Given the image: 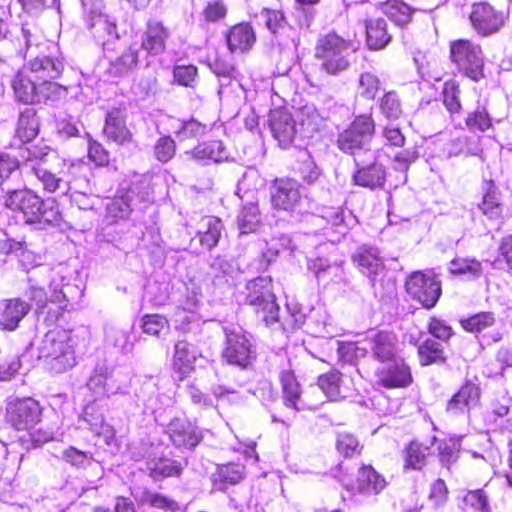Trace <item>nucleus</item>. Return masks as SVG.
Wrapping results in <instances>:
<instances>
[{
    "label": "nucleus",
    "mask_w": 512,
    "mask_h": 512,
    "mask_svg": "<svg viewBox=\"0 0 512 512\" xmlns=\"http://www.w3.org/2000/svg\"><path fill=\"white\" fill-rule=\"evenodd\" d=\"M282 384L283 399L287 407L298 410L297 401L300 398L301 390L294 373L290 370H282L279 375Z\"/></svg>",
    "instance_id": "41"
},
{
    "label": "nucleus",
    "mask_w": 512,
    "mask_h": 512,
    "mask_svg": "<svg viewBox=\"0 0 512 512\" xmlns=\"http://www.w3.org/2000/svg\"><path fill=\"white\" fill-rule=\"evenodd\" d=\"M406 290L413 299L430 309L441 295V284L432 273L414 272L406 281Z\"/></svg>",
    "instance_id": "13"
},
{
    "label": "nucleus",
    "mask_w": 512,
    "mask_h": 512,
    "mask_svg": "<svg viewBox=\"0 0 512 512\" xmlns=\"http://www.w3.org/2000/svg\"><path fill=\"white\" fill-rule=\"evenodd\" d=\"M246 288L248 291L246 303L252 307L257 317L266 325L278 322L279 305L271 290L270 281L267 278L258 277L248 282Z\"/></svg>",
    "instance_id": "8"
},
{
    "label": "nucleus",
    "mask_w": 512,
    "mask_h": 512,
    "mask_svg": "<svg viewBox=\"0 0 512 512\" xmlns=\"http://www.w3.org/2000/svg\"><path fill=\"white\" fill-rule=\"evenodd\" d=\"M226 343L222 356L231 365L247 368L255 359V350L248 335L240 328L225 329Z\"/></svg>",
    "instance_id": "12"
},
{
    "label": "nucleus",
    "mask_w": 512,
    "mask_h": 512,
    "mask_svg": "<svg viewBox=\"0 0 512 512\" xmlns=\"http://www.w3.org/2000/svg\"><path fill=\"white\" fill-rule=\"evenodd\" d=\"M93 408L88 406L85 409L86 421L90 425V429L98 436H102L106 444H111L115 437V431L111 425L104 421L101 415L93 416L90 414V410Z\"/></svg>",
    "instance_id": "52"
},
{
    "label": "nucleus",
    "mask_w": 512,
    "mask_h": 512,
    "mask_svg": "<svg viewBox=\"0 0 512 512\" xmlns=\"http://www.w3.org/2000/svg\"><path fill=\"white\" fill-rule=\"evenodd\" d=\"M193 159L200 163L207 161L221 162L228 158L226 147L221 141H211L198 145L192 151L187 152Z\"/></svg>",
    "instance_id": "33"
},
{
    "label": "nucleus",
    "mask_w": 512,
    "mask_h": 512,
    "mask_svg": "<svg viewBox=\"0 0 512 512\" xmlns=\"http://www.w3.org/2000/svg\"><path fill=\"white\" fill-rule=\"evenodd\" d=\"M371 350L373 357L379 361L380 364L400 358L397 355V338L393 333H376L372 338Z\"/></svg>",
    "instance_id": "29"
},
{
    "label": "nucleus",
    "mask_w": 512,
    "mask_h": 512,
    "mask_svg": "<svg viewBox=\"0 0 512 512\" xmlns=\"http://www.w3.org/2000/svg\"><path fill=\"white\" fill-rule=\"evenodd\" d=\"M138 51L136 45H131L119 57L110 62L108 72L115 77H121L131 71L138 63Z\"/></svg>",
    "instance_id": "40"
},
{
    "label": "nucleus",
    "mask_w": 512,
    "mask_h": 512,
    "mask_svg": "<svg viewBox=\"0 0 512 512\" xmlns=\"http://www.w3.org/2000/svg\"><path fill=\"white\" fill-rule=\"evenodd\" d=\"M419 361L422 366L445 361V355L442 345L432 339H426L418 347Z\"/></svg>",
    "instance_id": "46"
},
{
    "label": "nucleus",
    "mask_w": 512,
    "mask_h": 512,
    "mask_svg": "<svg viewBox=\"0 0 512 512\" xmlns=\"http://www.w3.org/2000/svg\"><path fill=\"white\" fill-rule=\"evenodd\" d=\"M375 375L378 383L386 388H403L412 383L410 368L402 358L380 364Z\"/></svg>",
    "instance_id": "17"
},
{
    "label": "nucleus",
    "mask_w": 512,
    "mask_h": 512,
    "mask_svg": "<svg viewBox=\"0 0 512 512\" xmlns=\"http://www.w3.org/2000/svg\"><path fill=\"white\" fill-rule=\"evenodd\" d=\"M223 223L215 216L203 217L198 230L200 244L203 248L211 250L216 247L222 236Z\"/></svg>",
    "instance_id": "31"
},
{
    "label": "nucleus",
    "mask_w": 512,
    "mask_h": 512,
    "mask_svg": "<svg viewBox=\"0 0 512 512\" xmlns=\"http://www.w3.org/2000/svg\"><path fill=\"white\" fill-rule=\"evenodd\" d=\"M176 123L177 125H175L174 128L176 137L179 141L201 137L206 133V125L195 119L187 121L177 120Z\"/></svg>",
    "instance_id": "53"
},
{
    "label": "nucleus",
    "mask_w": 512,
    "mask_h": 512,
    "mask_svg": "<svg viewBox=\"0 0 512 512\" xmlns=\"http://www.w3.org/2000/svg\"><path fill=\"white\" fill-rule=\"evenodd\" d=\"M245 476V466L238 463H229L218 467L213 475L214 487L218 490H224L226 484L235 485Z\"/></svg>",
    "instance_id": "35"
},
{
    "label": "nucleus",
    "mask_w": 512,
    "mask_h": 512,
    "mask_svg": "<svg viewBox=\"0 0 512 512\" xmlns=\"http://www.w3.org/2000/svg\"><path fill=\"white\" fill-rule=\"evenodd\" d=\"M4 204L20 213L26 224H34L39 220L43 199L30 189H16L7 193Z\"/></svg>",
    "instance_id": "15"
},
{
    "label": "nucleus",
    "mask_w": 512,
    "mask_h": 512,
    "mask_svg": "<svg viewBox=\"0 0 512 512\" xmlns=\"http://www.w3.org/2000/svg\"><path fill=\"white\" fill-rule=\"evenodd\" d=\"M367 45L370 49L384 48L391 40L387 31V22L383 18L370 19L366 22Z\"/></svg>",
    "instance_id": "32"
},
{
    "label": "nucleus",
    "mask_w": 512,
    "mask_h": 512,
    "mask_svg": "<svg viewBox=\"0 0 512 512\" xmlns=\"http://www.w3.org/2000/svg\"><path fill=\"white\" fill-rule=\"evenodd\" d=\"M353 174V181L356 185L377 189L382 188L386 181V169L381 163L373 162L369 165L358 166Z\"/></svg>",
    "instance_id": "26"
},
{
    "label": "nucleus",
    "mask_w": 512,
    "mask_h": 512,
    "mask_svg": "<svg viewBox=\"0 0 512 512\" xmlns=\"http://www.w3.org/2000/svg\"><path fill=\"white\" fill-rule=\"evenodd\" d=\"M39 95L37 103H55L67 96L68 90L66 86L56 82L44 81L40 82Z\"/></svg>",
    "instance_id": "48"
},
{
    "label": "nucleus",
    "mask_w": 512,
    "mask_h": 512,
    "mask_svg": "<svg viewBox=\"0 0 512 512\" xmlns=\"http://www.w3.org/2000/svg\"><path fill=\"white\" fill-rule=\"evenodd\" d=\"M480 400L479 387L471 382L465 383L448 401L447 411L452 414L463 413L477 406Z\"/></svg>",
    "instance_id": "24"
},
{
    "label": "nucleus",
    "mask_w": 512,
    "mask_h": 512,
    "mask_svg": "<svg viewBox=\"0 0 512 512\" xmlns=\"http://www.w3.org/2000/svg\"><path fill=\"white\" fill-rule=\"evenodd\" d=\"M339 358L342 362L353 363L354 361L366 355L367 350L359 347L353 342H340L337 349Z\"/></svg>",
    "instance_id": "62"
},
{
    "label": "nucleus",
    "mask_w": 512,
    "mask_h": 512,
    "mask_svg": "<svg viewBox=\"0 0 512 512\" xmlns=\"http://www.w3.org/2000/svg\"><path fill=\"white\" fill-rule=\"evenodd\" d=\"M40 81L24 65L11 80V88L17 102L36 104L38 101Z\"/></svg>",
    "instance_id": "19"
},
{
    "label": "nucleus",
    "mask_w": 512,
    "mask_h": 512,
    "mask_svg": "<svg viewBox=\"0 0 512 512\" xmlns=\"http://www.w3.org/2000/svg\"><path fill=\"white\" fill-rule=\"evenodd\" d=\"M82 166L83 168L79 170L76 174H67V186L64 187V194L72 196L74 195V192H85V194L93 193V187L90 183V180L86 176H77V174H80V172L85 169V166Z\"/></svg>",
    "instance_id": "58"
},
{
    "label": "nucleus",
    "mask_w": 512,
    "mask_h": 512,
    "mask_svg": "<svg viewBox=\"0 0 512 512\" xmlns=\"http://www.w3.org/2000/svg\"><path fill=\"white\" fill-rule=\"evenodd\" d=\"M318 386L330 400L345 397L343 376L338 371H330L318 377Z\"/></svg>",
    "instance_id": "38"
},
{
    "label": "nucleus",
    "mask_w": 512,
    "mask_h": 512,
    "mask_svg": "<svg viewBox=\"0 0 512 512\" xmlns=\"http://www.w3.org/2000/svg\"><path fill=\"white\" fill-rule=\"evenodd\" d=\"M378 108L384 119L397 121L403 114L401 99L397 92L388 91L378 99Z\"/></svg>",
    "instance_id": "42"
},
{
    "label": "nucleus",
    "mask_w": 512,
    "mask_h": 512,
    "mask_svg": "<svg viewBox=\"0 0 512 512\" xmlns=\"http://www.w3.org/2000/svg\"><path fill=\"white\" fill-rule=\"evenodd\" d=\"M158 89V81L155 72H144L133 84L132 91L139 99H145L154 95Z\"/></svg>",
    "instance_id": "49"
},
{
    "label": "nucleus",
    "mask_w": 512,
    "mask_h": 512,
    "mask_svg": "<svg viewBox=\"0 0 512 512\" xmlns=\"http://www.w3.org/2000/svg\"><path fill=\"white\" fill-rule=\"evenodd\" d=\"M88 27L95 40L104 50L119 39L116 21L106 11L101 3H95L88 14Z\"/></svg>",
    "instance_id": "14"
},
{
    "label": "nucleus",
    "mask_w": 512,
    "mask_h": 512,
    "mask_svg": "<svg viewBox=\"0 0 512 512\" xmlns=\"http://www.w3.org/2000/svg\"><path fill=\"white\" fill-rule=\"evenodd\" d=\"M353 260L367 270L369 275L376 276L383 269V261L376 248L361 246L353 255Z\"/></svg>",
    "instance_id": "36"
},
{
    "label": "nucleus",
    "mask_w": 512,
    "mask_h": 512,
    "mask_svg": "<svg viewBox=\"0 0 512 512\" xmlns=\"http://www.w3.org/2000/svg\"><path fill=\"white\" fill-rule=\"evenodd\" d=\"M105 338L108 345L114 347L121 353L127 354L133 349L130 334L126 330L115 326H109L105 330Z\"/></svg>",
    "instance_id": "47"
},
{
    "label": "nucleus",
    "mask_w": 512,
    "mask_h": 512,
    "mask_svg": "<svg viewBox=\"0 0 512 512\" xmlns=\"http://www.w3.org/2000/svg\"><path fill=\"white\" fill-rule=\"evenodd\" d=\"M450 56L463 74L474 81L483 77L484 56L481 47L470 40L451 42Z\"/></svg>",
    "instance_id": "10"
},
{
    "label": "nucleus",
    "mask_w": 512,
    "mask_h": 512,
    "mask_svg": "<svg viewBox=\"0 0 512 512\" xmlns=\"http://www.w3.org/2000/svg\"><path fill=\"white\" fill-rule=\"evenodd\" d=\"M301 126V133L305 137H310L319 130L324 119L313 104L303 106L298 115Z\"/></svg>",
    "instance_id": "43"
},
{
    "label": "nucleus",
    "mask_w": 512,
    "mask_h": 512,
    "mask_svg": "<svg viewBox=\"0 0 512 512\" xmlns=\"http://www.w3.org/2000/svg\"><path fill=\"white\" fill-rule=\"evenodd\" d=\"M169 31L159 21H149L142 37L141 47L149 54L158 55L164 52Z\"/></svg>",
    "instance_id": "27"
},
{
    "label": "nucleus",
    "mask_w": 512,
    "mask_h": 512,
    "mask_svg": "<svg viewBox=\"0 0 512 512\" xmlns=\"http://www.w3.org/2000/svg\"><path fill=\"white\" fill-rule=\"evenodd\" d=\"M226 41L231 52L244 53L252 48L256 35L250 24L240 23L230 28L226 34Z\"/></svg>",
    "instance_id": "25"
},
{
    "label": "nucleus",
    "mask_w": 512,
    "mask_h": 512,
    "mask_svg": "<svg viewBox=\"0 0 512 512\" xmlns=\"http://www.w3.org/2000/svg\"><path fill=\"white\" fill-rule=\"evenodd\" d=\"M470 20L478 34L489 36L504 26L506 15L487 2H480L473 5Z\"/></svg>",
    "instance_id": "16"
},
{
    "label": "nucleus",
    "mask_w": 512,
    "mask_h": 512,
    "mask_svg": "<svg viewBox=\"0 0 512 512\" xmlns=\"http://www.w3.org/2000/svg\"><path fill=\"white\" fill-rule=\"evenodd\" d=\"M135 498L143 505L158 509L176 511L179 508L177 502L173 499L148 489L138 491Z\"/></svg>",
    "instance_id": "44"
},
{
    "label": "nucleus",
    "mask_w": 512,
    "mask_h": 512,
    "mask_svg": "<svg viewBox=\"0 0 512 512\" xmlns=\"http://www.w3.org/2000/svg\"><path fill=\"white\" fill-rule=\"evenodd\" d=\"M459 93V87L454 82L445 83L443 88V103L450 113H457L461 109Z\"/></svg>",
    "instance_id": "63"
},
{
    "label": "nucleus",
    "mask_w": 512,
    "mask_h": 512,
    "mask_svg": "<svg viewBox=\"0 0 512 512\" xmlns=\"http://www.w3.org/2000/svg\"><path fill=\"white\" fill-rule=\"evenodd\" d=\"M258 222V208L255 205L245 207L238 216V224L241 233L252 231Z\"/></svg>",
    "instance_id": "64"
},
{
    "label": "nucleus",
    "mask_w": 512,
    "mask_h": 512,
    "mask_svg": "<svg viewBox=\"0 0 512 512\" xmlns=\"http://www.w3.org/2000/svg\"><path fill=\"white\" fill-rule=\"evenodd\" d=\"M274 209L294 213L300 211L303 195L300 183L292 178H276L269 188Z\"/></svg>",
    "instance_id": "11"
},
{
    "label": "nucleus",
    "mask_w": 512,
    "mask_h": 512,
    "mask_svg": "<svg viewBox=\"0 0 512 512\" xmlns=\"http://www.w3.org/2000/svg\"><path fill=\"white\" fill-rule=\"evenodd\" d=\"M352 44L335 33L320 38L316 44L315 56L321 61V68L330 75H338L350 66Z\"/></svg>",
    "instance_id": "5"
},
{
    "label": "nucleus",
    "mask_w": 512,
    "mask_h": 512,
    "mask_svg": "<svg viewBox=\"0 0 512 512\" xmlns=\"http://www.w3.org/2000/svg\"><path fill=\"white\" fill-rule=\"evenodd\" d=\"M431 455L428 444L412 441L404 450V470H421Z\"/></svg>",
    "instance_id": "34"
},
{
    "label": "nucleus",
    "mask_w": 512,
    "mask_h": 512,
    "mask_svg": "<svg viewBox=\"0 0 512 512\" xmlns=\"http://www.w3.org/2000/svg\"><path fill=\"white\" fill-rule=\"evenodd\" d=\"M34 346L39 359H50L49 368L55 373L66 372L77 363L76 339L69 330H50Z\"/></svg>",
    "instance_id": "4"
},
{
    "label": "nucleus",
    "mask_w": 512,
    "mask_h": 512,
    "mask_svg": "<svg viewBox=\"0 0 512 512\" xmlns=\"http://www.w3.org/2000/svg\"><path fill=\"white\" fill-rule=\"evenodd\" d=\"M39 214V220H37L35 224H38L40 228H45L46 226L56 227L59 226L62 221V214L55 201L43 200V206Z\"/></svg>",
    "instance_id": "55"
},
{
    "label": "nucleus",
    "mask_w": 512,
    "mask_h": 512,
    "mask_svg": "<svg viewBox=\"0 0 512 512\" xmlns=\"http://www.w3.org/2000/svg\"><path fill=\"white\" fill-rule=\"evenodd\" d=\"M25 66L40 82L59 78L65 67L62 59L50 56H36Z\"/></svg>",
    "instance_id": "22"
},
{
    "label": "nucleus",
    "mask_w": 512,
    "mask_h": 512,
    "mask_svg": "<svg viewBox=\"0 0 512 512\" xmlns=\"http://www.w3.org/2000/svg\"><path fill=\"white\" fill-rule=\"evenodd\" d=\"M384 12L397 25H405L411 18V8L400 0H388Z\"/></svg>",
    "instance_id": "54"
},
{
    "label": "nucleus",
    "mask_w": 512,
    "mask_h": 512,
    "mask_svg": "<svg viewBox=\"0 0 512 512\" xmlns=\"http://www.w3.org/2000/svg\"><path fill=\"white\" fill-rule=\"evenodd\" d=\"M418 158V152L415 148H406L403 151L398 152L393 161V168L403 173V182H406L407 175L410 165Z\"/></svg>",
    "instance_id": "61"
},
{
    "label": "nucleus",
    "mask_w": 512,
    "mask_h": 512,
    "mask_svg": "<svg viewBox=\"0 0 512 512\" xmlns=\"http://www.w3.org/2000/svg\"><path fill=\"white\" fill-rule=\"evenodd\" d=\"M39 122L32 108L25 109L19 116L16 134L23 142L32 141L38 134Z\"/></svg>",
    "instance_id": "39"
},
{
    "label": "nucleus",
    "mask_w": 512,
    "mask_h": 512,
    "mask_svg": "<svg viewBox=\"0 0 512 512\" xmlns=\"http://www.w3.org/2000/svg\"><path fill=\"white\" fill-rule=\"evenodd\" d=\"M103 132L108 139L120 145L132 140V134L126 126L125 113L118 108H114L106 114Z\"/></svg>",
    "instance_id": "23"
},
{
    "label": "nucleus",
    "mask_w": 512,
    "mask_h": 512,
    "mask_svg": "<svg viewBox=\"0 0 512 512\" xmlns=\"http://www.w3.org/2000/svg\"><path fill=\"white\" fill-rule=\"evenodd\" d=\"M449 271L452 274L479 277L483 268L481 262L474 258H457L450 262Z\"/></svg>",
    "instance_id": "51"
},
{
    "label": "nucleus",
    "mask_w": 512,
    "mask_h": 512,
    "mask_svg": "<svg viewBox=\"0 0 512 512\" xmlns=\"http://www.w3.org/2000/svg\"><path fill=\"white\" fill-rule=\"evenodd\" d=\"M147 468L154 479L178 476L182 471L177 461L167 458L154 459L147 463Z\"/></svg>",
    "instance_id": "45"
},
{
    "label": "nucleus",
    "mask_w": 512,
    "mask_h": 512,
    "mask_svg": "<svg viewBox=\"0 0 512 512\" xmlns=\"http://www.w3.org/2000/svg\"><path fill=\"white\" fill-rule=\"evenodd\" d=\"M336 447L338 452L345 457H352L361 451L358 439L354 435L346 432L338 434Z\"/></svg>",
    "instance_id": "60"
},
{
    "label": "nucleus",
    "mask_w": 512,
    "mask_h": 512,
    "mask_svg": "<svg viewBox=\"0 0 512 512\" xmlns=\"http://www.w3.org/2000/svg\"><path fill=\"white\" fill-rule=\"evenodd\" d=\"M258 18L270 31L271 45L280 54L291 55L297 50L300 43L299 33L288 24L281 10L264 8Z\"/></svg>",
    "instance_id": "7"
},
{
    "label": "nucleus",
    "mask_w": 512,
    "mask_h": 512,
    "mask_svg": "<svg viewBox=\"0 0 512 512\" xmlns=\"http://www.w3.org/2000/svg\"><path fill=\"white\" fill-rule=\"evenodd\" d=\"M62 460L77 469H85L92 463L93 456L89 452L81 451L70 446L62 452Z\"/></svg>",
    "instance_id": "56"
},
{
    "label": "nucleus",
    "mask_w": 512,
    "mask_h": 512,
    "mask_svg": "<svg viewBox=\"0 0 512 512\" xmlns=\"http://www.w3.org/2000/svg\"><path fill=\"white\" fill-rule=\"evenodd\" d=\"M65 280L61 271L47 267L34 271L29 277L30 299L35 301L39 307H44L49 299L51 303L57 304L59 309H66L81 292L77 286L71 285Z\"/></svg>",
    "instance_id": "2"
},
{
    "label": "nucleus",
    "mask_w": 512,
    "mask_h": 512,
    "mask_svg": "<svg viewBox=\"0 0 512 512\" xmlns=\"http://www.w3.org/2000/svg\"><path fill=\"white\" fill-rule=\"evenodd\" d=\"M134 192L128 191L124 195L113 198L106 207V217L111 222L126 219L132 212Z\"/></svg>",
    "instance_id": "37"
},
{
    "label": "nucleus",
    "mask_w": 512,
    "mask_h": 512,
    "mask_svg": "<svg viewBox=\"0 0 512 512\" xmlns=\"http://www.w3.org/2000/svg\"><path fill=\"white\" fill-rule=\"evenodd\" d=\"M379 78L370 72L362 73L359 77V93L363 98L373 100L380 89Z\"/></svg>",
    "instance_id": "59"
},
{
    "label": "nucleus",
    "mask_w": 512,
    "mask_h": 512,
    "mask_svg": "<svg viewBox=\"0 0 512 512\" xmlns=\"http://www.w3.org/2000/svg\"><path fill=\"white\" fill-rule=\"evenodd\" d=\"M495 318L491 312H482L462 320V326L466 331L479 333L494 324Z\"/></svg>",
    "instance_id": "57"
},
{
    "label": "nucleus",
    "mask_w": 512,
    "mask_h": 512,
    "mask_svg": "<svg viewBox=\"0 0 512 512\" xmlns=\"http://www.w3.org/2000/svg\"><path fill=\"white\" fill-rule=\"evenodd\" d=\"M131 382L129 373L119 369H110L105 364L97 365L92 371L86 386L95 399L113 394H123Z\"/></svg>",
    "instance_id": "9"
},
{
    "label": "nucleus",
    "mask_w": 512,
    "mask_h": 512,
    "mask_svg": "<svg viewBox=\"0 0 512 512\" xmlns=\"http://www.w3.org/2000/svg\"><path fill=\"white\" fill-rule=\"evenodd\" d=\"M200 356L197 347L185 340L178 341L174 346L173 366L179 373L188 374Z\"/></svg>",
    "instance_id": "30"
},
{
    "label": "nucleus",
    "mask_w": 512,
    "mask_h": 512,
    "mask_svg": "<svg viewBox=\"0 0 512 512\" xmlns=\"http://www.w3.org/2000/svg\"><path fill=\"white\" fill-rule=\"evenodd\" d=\"M42 409L32 398L17 399L7 406V421L11 426L25 434L19 439L26 449L38 447L53 439V433L36 429L40 423Z\"/></svg>",
    "instance_id": "3"
},
{
    "label": "nucleus",
    "mask_w": 512,
    "mask_h": 512,
    "mask_svg": "<svg viewBox=\"0 0 512 512\" xmlns=\"http://www.w3.org/2000/svg\"><path fill=\"white\" fill-rule=\"evenodd\" d=\"M142 330L145 334L161 337L166 335L169 331L168 320L159 314H146L142 317Z\"/></svg>",
    "instance_id": "50"
},
{
    "label": "nucleus",
    "mask_w": 512,
    "mask_h": 512,
    "mask_svg": "<svg viewBox=\"0 0 512 512\" xmlns=\"http://www.w3.org/2000/svg\"><path fill=\"white\" fill-rule=\"evenodd\" d=\"M385 478L371 465H363L358 471L356 486L352 487L364 495H377L386 487Z\"/></svg>",
    "instance_id": "28"
},
{
    "label": "nucleus",
    "mask_w": 512,
    "mask_h": 512,
    "mask_svg": "<svg viewBox=\"0 0 512 512\" xmlns=\"http://www.w3.org/2000/svg\"><path fill=\"white\" fill-rule=\"evenodd\" d=\"M29 311L30 305L20 298L1 300L0 330L14 331Z\"/></svg>",
    "instance_id": "21"
},
{
    "label": "nucleus",
    "mask_w": 512,
    "mask_h": 512,
    "mask_svg": "<svg viewBox=\"0 0 512 512\" xmlns=\"http://www.w3.org/2000/svg\"><path fill=\"white\" fill-rule=\"evenodd\" d=\"M166 433L172 443L179 448L192 449L196 447L202 439L200 429L187 419L174 418L168 424Z\"/></svg>",
    "instance_id": "18"
},
{
    "label": "nucleus",
    "mask_w": 512,
    "mask_h": 512,
    "mask_svg": "<svg viewBox=\"0 0 512 512\" xmlns=\"http://www.w3.org/2000/svg\"><path fill=\"white\" fill-rule=\"evenodd\" d=\"M375 131V122L370 115L357 116L350 126L338 137V147L344 153L354 156L357 166L364 162L362 153L370 151V143Z\"/></svg>",
    "instance_id": "6"
},
{
    "label": "nucleus",
    "mask_w": 512,
    "mask_h": 512,
    "mask_svg": "<svg viewBox=\"0 0 512 512\" xmlns=\"http://www.w3.org/2000/svg\"><path fill=\"white\" fill-rule=\"evenodd\" d=\"M269 127L273 137L282 147L292 143L298 130L292 115L284 109H275L269 115Z\"/></svg>",
    "instance_id": "20"
},
{
    "label": "nucleus",
    "mask_w": 512,
    "mask_h": 512,
    "mask_svg": "<svg viewBox=\"0 0 512 512\" xmlns=\"http://www.w3.org/2000/svg\"><path fill=\"white\" fill-rule=\"evenodd\" d=\"M83 166L61 160L48 147L28 149L23 169L34 176L44 192L56 193L64 191L67 186V174L74 175Z\"/></svg>",
    "instance_id": "1"
}]
</instances>
